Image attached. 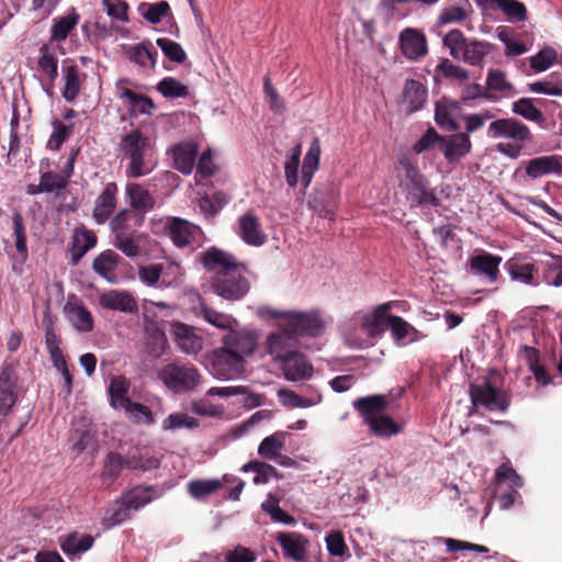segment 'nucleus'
Masks as SVG:
<instances>
[{"mask_svg": "<svg viewBox=\"0 0 562 562\" xmlns=\"http://www.w3.org/2000/svg\"><path fill=\"white\" fill-rule=\"evenodd\" d=\"M307 204L321 217L333 218L338 207V193L331 184H326L310 195Z\"/></svg>", "mask_w": 562, "mask_h": 562, "instance_id": "16", "label": "nucleus"}, {"mask_svg": "<svg viewBox=\"0 0 562 562\" xmlns=\"http://www.w3.org/2000/svg\"><path fill=\"white\" fill-rule=\"evenodd\" d=\"M117 151L122 160H127L125 169L127 178H140L154 170V149L150 139L139 130L134 128L122 135Z\"/></svg>", "mask_w": 562, "mask_h": 562, "instance_id": "3", "label": "nucleus"}, {"mask_svg": "<svg viewBox=\"0 0 562 562\" xmlns=\"http://www.w3.org/2000/svg\"><path fill=\"white\" fill-rule=\"evenodd\" d=\"M235 232L249 246L260 247L267 240L258 216L251 211L239 216Z\"/></svg>", "mask_w": 562, "mask_h": 562, "instance_id": "15", "label": "nucleus"}, {"mask_svg": "<svg viewBox=\"0 0 562 562\" xmlns=\"http://www.w3.org/2000/svg\"><path fill=\"white\" fill-rule=\"evenodd\" d=\"M128 510H137L153 501V491L147 487H135L122 497Z\"/></svg>", "mask_w": 562, "mask_h": 562, "instance_id": "58", "label": "nucleus"}, {"mask_svg": "<svg viewBox=\"0 0 562 562\" xmlns=\"http://www.w3.org/2000/svg\"><path fill=\"white\" fill-rule=\"evenodd\" d=\"M487 136L503 139L496 144V151L510 159L521 156L524 147L532 142L530 128L515 117L497 119L490 123Z\"/></svg>", "mask_w": 562, "mask_h": 562, "instance_id": "4", "label": "nucleus"}, {"mask_svg": "<svg viewBox=\"0 0 562 562\" xmlns=\"http://www.w3.org/2000/svg\"><path fill=\"white\" fill-rule=\"evenodd\" d=\"M321 157V145L319 140L315 138L304 157L302 166L301 182L303 188L306 189L313 179L314 172L317 170Z\"/></svg>", "mask_w": 562, "mask_h": 562, "instance_id": "44", "label": "nucleus"}, {"mask_svg": "<svg viewBox=\"0 0 562 562\" xmlns=\"http://www.w3.org/2000/svg\"><path fill=\"white\" fill-rule=\"evenodd\" d=\"M126 194L134 211H148L155 206L154 196L139 183H128Z\"/></svg>", "mask_w": 562, "mask_h": 562, "instance_id": "39", "label": "nucleus"}, {"mask_svg": "<svg viewBox=\"0 0 562 562\" xmlns=\"http://www.w3.org/2000/svg\"><path fill=\"white\" fill-rule=\"evenodd\" d=\"M558 53L552 47H544L530 57V67L535 72H543L557 63Z\"/></svg>", "mask_w": 562, "mask_h": 562, "instance_id": "64", "label": "nucleus"}, {"mask_svg": "<svg viewBox=\"0 0 562 562\" xmlns=\"http://www.w3.org/2000/svg\"><path fill=\"white\" fill-rule=\"evenodd\" d=\"M145 350L154 357H161L168 346L167 336L159 324L150 318L144 319Z\"/></svg>", "mask_w": 562, "mask_h": 562, "instance_id": "22", "label": "nucleus"}, {"mask_svg": "<svg viewBox=\"0 0 562 562\" xmlns=\"http://www.w3.org/2000/svg\"><path fill=\"white\" fill-rule=\"evenodd\" d=\"M198 315L218 329L229 330L232 327H238V322L235 317L229 314L215 311L203 302H201L199 306Z\"/></svg>", "mask_w": 562, "mask_h": 562, "instance_id": "41", "label": "nucleus"}, {"mask_svg": "<svg viewBox=\"0 0 562 562\" xmlns=\"http://www.w3.org/2000/svg\"><path fill=\"white\" fill-rule=\"evenodd\" d=\"M402 53L409 59H418L427 54L426 37L414 29H405L400 34Z\"/></svg>", "mask_w": 562, "mask_h": 562, "instance_id": "28", "label": "nucleus"}, {"mask_svg": "<svg viewBox=\"0 0 562 562\" xmlns=\"http://www.w3.org/2000/svg\"><path fill=\"white\" fill-rule=\"evenodd\" d=\"M100 304L102 307L120 311L123 313H134L137 311V303L134 296L121 290H110L101 294Z\"/></svg>", "mask_w": 562, "mask_h": 562, "instance_id": "30", "label": "nucleus"}, {"mask_svg": "<svg viewBox=\"0 0 562 562\" xmlns=\"http://www.w3.org/2000/svg\"><path fill=\"white\" fill-rule=\"evenodd\" d=\"M157 375L165 387L176 394L192 391L202 380L200 372L194 366L177 362L162 366L158 370Z\"/></svg>", "mask_w": 562, "mask_h": 562, "instance_id": "6", "label": "nucleus"}, {"mask_svg": "<svg viewBox=\"0 0 562 562\" xmlns=\"http://www.w3.org/2000/svg\"><path fill=\"white\" fill-rule=\"evenodd\" d=\"M172 151L176 169L183 175L191 173L195 166L198 146L194 143H182L176 145Z\"/></svg>", "mask_w": 562, "mask_h": 562, "instance_id": "34", "label": "nucleus"}, {"mask_svg": "<svg viewBox=\"0 0 562 562\" xmlns=\"http://www.w3.org/2000/svg\"><path fill=\"white\" fill-rule=\"evenodd\" d=\"M127 58L143 69H153L156 66L157 52L150 49L145 43L136 44L126 52Z\"/></svg>", "mask_w": 562, "mask_h": 562, "instance_id": "46", "label": "nucleus"}, {"mask_svg": "<svg viewBox=\"0 0 562 562\" xmlns=\"http://www.w3.org/2000/svg\"><path fill=\"white\" fill-rule=\"evenodd\" d=\"M407 305L404 301H391L378 305L372 312L366 314H355L344 324V331L348 334L353 326H360L361 330L369 337L382 334L389 324V312L394 307L405 310Z\"/></svg>", "mask_w": 562, "mask_h": 562, "instance_id": "7", "label": "nucleus"}, {"mask_svg": "<svg viewBox=\"0 0 562 562\" xmlns=\"http://www.w3.org/2000/svg\"><path fill=\"white\" fill-rule=\"evenodd\" d=\"M472 12V9L468 7H461V5H449L443 8L440 11V14L437 20L438 25H447L452 23H460L465 21L470 13Z\"/></svg>", "mask_w": 562, "mask_h": 562, "instance_id": "62", "label": "nucleus"}, {"mask_svg": "<svg viewBox=\"0 0 562 562\" xmlns=\"http://www.w3.org/2000/svg\"><path fill=\"white\" fill-rule=\"evenodd\" d=\"M296 338L285 326L284 330L271 333L265 342V349L274 360L282 361L294 352Z\"/></svg>", "mask_w": 562, "mask_h": 562, "instance_id": "20", "label": "nucleus"}, {"mask_svg": "<svg viewBox=\"0 0 562 562\" xmlns=\"http://www.w3.org/2000/svg\"><path fill=\"white\" fill-rule=\"evenodd\" d=\"M210 372L220 381H231L243 376L246 371V360L226 349L215 348L209 356Z\"/></svg>", "mask_w": 562, "mask_h": 562, "instance_id": "9", "label": "nucleus"}, {"mask_svg": "<svg viewBox=\"0 0 562 562\" xmlns=\"http://www.w3.org/2000/svg\"><path fill=\"white\" fill-rule=\"evenodd\" d=\"M95 244L97 236L92 231L86 228L85 226L76 228L72 236L71 247L74 260H79L86 255V252L92 249Z\"/></svg>", "mask_w": 562, "mask_h": 562, "instance_id": "40", "label": "nucleus"}, {"mask_svg": "<svg viewBox=\"0 0 562 562\" xmlns=\"http://www.w3.org/2000/svg\"><path fill=\"white\" fill-rule=\"evenodd\" d=\"M117 191L116 183L109 182L97 198L92 216L98 224L105 223L115 210Z\"/></svg>", "mask_w": 562, "mask_h": 562, "instance_id": "27", "label": "nucleus"}, {"mask_svg": "<svg viewBox=\"0 0 562 562\" xmlns=\"http://www.w3.org/2000/svg\"><path fill=\"white\" fill-rule=\"evenodd\" d=\"M94 538L88 533L71 532L59 538L63 552L70 559H79L93 546Z\"/></svg>", "mask_w": 562, "mask_h": 562, "instance_id": "29", "label": "nucleus"}, {"mask_svg": "<svg viewBox=\"0 0 562 562\" xmlns=\"http://www.w3.org/2000/svg\"><path fill=\"white\" fill-rule=\"evenodd\" d=\"M137 12L150 24H157L164 18L171 15L170 5L164 0L154 3L142 2L137 7Z\"/></svg>", "mask_w": 562, "mask_h": 562, "instance_id": "48", "label": "nucleus"}, {"mask_svg": "<svg viewBox=\"0 0 562 562\" xmlns=\"http://www.w3.org/2000/svg\"><path fill=\"white\" fill-rule=\"evenodd\" d=\"M38 68L46 76L50 83H53L58 76V58L54 52L46 46L41 48V56L38 58Z\"/></svg>", "mask_w": 562, "mask_h": 562, "instance_id": "59", "label": "nucleus"}, {"mask_svg": "<svg viewBox=\"0 0 562 562\" xmlns=\"http://www.w3.org/2000/svg\"><path fill=\"white\" fill-rule=\"evenodd\" d=\"M389 326L393 339L398 344L414 342L424 337L419 330L400 316H389Z\"/></svg>", "mask_w": 562, "mask_h": 562, "instance_id": "35", "label": "nucleus"}, {"mask_svg": "<svg viewBox=\"0 0 562 562\" xmlns=\"http://www.w3.org/2000/svg\"><path fill=\"white\" fill-rule=\"evenodd\" d=\"M453 59L461 60L473 67H483L484 59L494 48L486 41L467 37L460 30H450L442 38Z\"/></svg>", "mask_w": 562, "mask_h": 562, "instance_id": "5", "label": "nucleus"}, {"mask_svg": "<svg viewBox=\"0 0 562 562\" xmlns=\"http://www.w3.org/2000/svg\"><path fill=\"white\" fill-rule=\"evenodd\" d=\"M283 555L294 562H305L307 559L308 539L297 532H279L276 536Z\"/></svg>", "mask_w": 562, "mask_h": 562, "instance_id": "18", "label": "nucleus"}, {"mask_svg": "<svg viewBox=\"0 0 562 562\" xmlns=\"http://www.w3.org/2000/svg\"><path fill=\"white\" fill-rule=\"evenodd\" d=\"M376 437L390 438L402 431V427L387 415H379L367 424Z\"/></svg>", "mask_w": 562, "mask_h": 562, "instance_id": "54", "label": "nucleus"}, {"mask_svg": "<svg viewBox=\"0 0 562 562\" xmlns=\"http://www.w3.org/2000/svg\"><path fill=\"white\" fill-rule=\"evenodd\" d=\"M130 387V381L123 375H116L111 379L109 394L112 407L122 408L132 402L127 396Z\"/></svg>", "mask_w": 562, "mask_h": 562, "instance_id": "47", "label": "nucleus"}, {"mask_svg": "<svg viewBox=\"0 0 562 562\" xmlns=\"http://www.w3.org/2000/svg\"><path fill=\"white\" fill-rule=\"evenodd\" d=\"M502 257L480 250L469 259V271L487 283H495L499 277Z\"/></svg>", "mask_w": 562, "mask_h": 562, "instance_id": "13", "label": "nucleus"}, {"mask_svg": "<svg viewBox=\"0 0 562 562\" xmlns=\"http://www.w3.org/2000/svg\"><path fill=\"white\" fill-rule=\"evenodd\" d=\"M120 80L115 87L116 97L122 100L124 108L133 115L150 114L155 108L153 100L144 94L137 93L128 88L121 87Z\"/></svg>", "mask_w": 562, "mask_h": 562, "instance_id": "21", "label": "nucleus"}, {"mask_svg": "<svg viewBox=\"0 0 562 562\" xmlns=\"http://www.w3.org/2000/svg\"><path fill=\"white\" fill-rule=\"evenodd\" d=\"M460 113V103L454 100L442 97L436 102L435 121L441 128L457 131L459 128L457 120Z\"/></svg>", "mask_w": 562, "mask_h": 562, "instance_id": "26", "label": "nucleus"}, {"mask_svg": "<svg viewBox=\"0 0 562 562\" xmlns=\"http://www.w3.org/2000/svg\"><path fill=\"white\" fill-rule=\"evenodd\" d=\"M486 88L501 97L515 94L514 86L507 80L506 74L499 69H491L486 76Z\"/></svg>", "mask_w": 562, "mask_h": 562, "instance_id": "53", "label": "nucleus"}, {"mask_svg": "<svg viewBox=\"0 0 562 562\" xmlns=\"http://www.w3.org/2000/svg\"><path fill=\"white\" fill-rule=\"evenodd\" d=\"M528 90L550 97H562V74L551 72L546 78L528 83Z\"/></svg>", "mask_w": 562, "mask_h": 562, "instance_id": "45", "label": "nucleus"}, {"mask_svg": "<svg viewBox=\"0 0 562 562\" xmlns=\"http://www.w3.org/2000/svg\"><path fill=\"white\" fill-rule=\"evenodd\" d=\"M222 487L218 479L194 480L188 483V492L194 499H203Z\"/></svg>", "mask_w": 562, "mask_h": 562, "instance_id": "56", "label": "nucleus"}, {"mask_svg": "<svg viewBox=\"0 0 562 562\" xmlns=\"http://www.w3.org/2000/svg\"><path fill=\"white\" fill-rule=\"evenodd\" d=\"M258 339L259 335L256 329L232 327V329L222 337V346L245 360L256 351Z\"/></svg>", "mask_w": 562, "mask_h": 562, "instance_id": "11", "label": "nucleus"}, {"mask_svg": "<svg viewBox=\"0 0 562 562\" xmlns=\"http://www.w3.org/2000/svg\"><path fill=\"white\" fill-rule=\"evenodd\" d=\"M279 402L289 408H306L317 405L322 402V395L318 392H314L312 396H301L294 391L288 389H281L278 391Z\"/></svg>", "mask_w": 562, "mask_h": 562, "instance_id": "38", "label": "nucleus"}, {"mask_svg": "<svg viewBox=\"0 0 562 562\" xmlns=\"http://www.w3.org/2000/svg\"><path fill=\"white\" fill-rule=\"evenodd\" d=\"M288 434L284 431H276L262 439L258 447V454L265 460H274L284 449Z\"/></svg>", "mask_w": 562, "mask_h": 562, "instance_id": "43", "label": "nucleus"}, {"mask_svg": "<svg viewBox=\"0 0 562 562\" xmlns=\"http://www.w3.org/2000/svg\"><path fill=\"white\" fill-rule=\"evenodd\" d=\"M472 148L470 137L463 133H456L440 138L439 150L449 164L459 162Z\"/></svg>", "mask_w": 562, "mask_h": 562, "instance_id": "19", "label": "nucleus"}, {"mask_svg": "<svg viewBox=\"0 0 562 562\" xmlns=\"http://www.w3.org/2000/svg\"><path fill=\"white\" fill-rule=\"evenodd\" d=\"M281 362L284 378L288 381H303L310 379L313 374V366L300 352H292Z\"/></svg>", "mask_w": 562, "mask_h": 562, "instance_id": "24", "label": "nucleus"}, {"mask_svg": "<svg viewBox=\"0 0 562 562\" xmlns=\"http://www.w3.org/2000/svg\"><path fill=\"white\" fill-rule=\"evenodd\" d=\"M535 270L536 269L532 263H520L515 261H508L507 263V271L510 279L526 285H537L533 277Z\"/></svg>", "mask_w": 562, "mask_h": 562, "instance_id": "55", "label": "nucleus"}, {"mask_svg": "<svg viewBox=\"0 0 562 562\" xmlns=\"http://www.w3.org/2000/svg\"><path fill=\"white\" fill-rule=\"evenodd\" d=\"M427 99V89L417 80L408 79L405 82L403 91V101L408 105L411 112L423 108Z\"/></svg>", "mask_w": 562, "mask_h": 562, "instance_id": "37", "label": "nucleus"}, {"mask_svg": "<svg viewBox=\"0 0 562 562\" xmlns=\"http://www.w3.org/2000/svg\"><path fill=\"white\" fill-rule=\"evenodd\" d=\"M395 177L400 192L411 209L430 210L440 205V199L429 187L426 177L418 170L416 161L406 155L395 165Z\"/></svg>", "mask_w": 562, "mask_h": 562, "instance_id": "2", "label": "nucleus"}, {"mask_svg": "<svg viewBox=\"0 0 562 562\" xmlns=\"http://www.w3.org/2000/svg\"><path fill=\"white\" fill-rule=\"evenodd\" d=\"M157 90L169 99L186 98L189 94V88L173 77H165L157 85Z\"/></svg>", "mask_w": 562, "mask_h": 562, "instance_id": "60", "label": "nucleus"}, {"mask_svg": "<svg viewBox=\"0 0 562 562\" xmlns=\"http://www.w3.org/2000/svg\"><path fill=\"white\" fill-rule=\"evenodd\" d=\"M19 375L13 363H3L0 369V412L8 415L19 398Z\"/></svg>", "mask_w": 562, "mask_h": 562, "instance_id": "12", "label": "nucleus"}, {"mask_svg": "<svg viewBox=\"0 0 562 562\" xmlns=\"http://www.w3.org/2000/svg\"><path fill=\"white\" fill-rule=\"evenodd\" d=\"M130 517L131 512L127 506L122 499H117L105 509L101 524L105 529H110L126 521Z\"/></svg>", "mask_w": 562, "mask_h": 562, "instance_id": "50", "label": "nucleus"}, {"mask_svg": "<svg viewBox=\"0 0 562 562\" xmlns=\"http://www.w3.org/2000/svg\"><path fill=\"white\" fill-rule=\"evenodd\" d=\"M143 223L144 215L142 213L124 209L111 220L110 227L114 236H128L136 235Z\"/></svg>", "mask_w": 562, "mask_h": 562, "instance_id": "23", "label": "nucleus"}, {"mask_svg": "<svg viewBox=\"0 0 562 562\" xmlns=\"http://www.w3.org/2000/svg\"><path fill=\"white\" fill-rule=\"evenodd\" d=\"M355 409H357L366 424L369 420L375 419L376 416L382 415L381 413L387 406L386 395L375 394L370 396L359 397L352 403Z\"/></svg>", "mask_w": 562, "mask_h": 562, "instance_id": "31", "label": "nucleus"}, {"mask_svg": "<svg viewBox=\"0 0 562 562\" xmlns=\"http://www.w3.org/2000/svg\"><path fill=\"white\" fill-rule=\"evenodd\" d=\"M65 313L70 324L80 333H89L93 329V318L89 310L82 304L68 303Z\"/></svg>", "mask_w": 562, "mask_h": 562, "instance_id": "36", "label": "nucleus"}, {"mask_svg": "<svg viewBox=\"0 0 562 562\" xmlns=\"http://www.w3.org/2000/svg\"><path fill=\"white\" fill-rule=\"evenodd\" d=\"M325 542L327 551L331 557L338 558L340 561L350 557L341 531H330L326 536Z\"/></svg>", "mask_w": 562, "mask_h": 562, "instance_id": "63", "label": "nucleus"}, {"mask_svg": "<svg viewBox=\"0 0 562 562\" xmlns=\"http://www.w3.org/2000/svg\"><path fill=\"white\" fill-rule=\"evenodd\" d=\"M540 265L543 267V282L555 288L562 286V257L548 255Z\"/></svg>", "mask_w": 562, "mask_h": 562, "instance_id": "51", "label": "nucleus"}, {"mask_svg": "<svg viewBox=\"0 0 562 562\" xmlns=\"http://www.w3.org/2000/svg\"><path fill=\"white\" fill-rule=\"evenodd\" d=\"M481 3L492 10H501L509 22L527 20L526 5L518 0H481Z\"/></svg>", "mask_w": 562, "mask_h": 562, "instance_id": "33", "label": "nucleus"}, {"mask_svg": "<svg viewBox=\"0 0 562 562\" xmlns=\"http://www.w3.org/2000/svg\"><path fill=\"white\" fill-rule=\"evenodd\" d=\"M470 398L474 408L484 407L490 412H506L509 406V397L499 387L492 384L490 379H484L480 384L470 385Z\"/></svg>", "mask_w": 562, "mask_h": 562, "instance_id": "10", "label": "nucleus"}, {"mask_svg": "<svg viewBox=\"0 0 562 562\" xmlns=\"http://www.w3.org/2000/svg\"><path fill=\"white\" fill-rule=\"evenodd\" d=\"M496 36L505 45V56L507 57L520 56L529 50V47L518 41L509 27H498Z\"/></svg>", "mask_w": 562, "mask_h": 562, "instance_id": "52", "label": "nucleus"}, {"mask_svg": "<svg viewBox=\"0 0 562 562\" xmlns=\"http://www.w3.org/2000/svg\"><path fill=\"white\" fill-rule=\"evenodd\" d=\"M166 232L177 247L183 248L193 243L199 227L186 220L173 217L168 221Z\"/></svg>", "mask_w": 562, "mask_h": 562, "instance_id": "25", "label": "nucleus"}, {"mask_svg": "<svg viewBox=\"0 0 562 562\" xmlns=\"http://www.w3.org/2000/svg\"><path fill=\"white\" fill-rule=\"evenodd\" d=\"M82 77L83 75L78 66L74 64L63 66L64 89L61 97L65 101L74 102L78 98L81 91Z\"/></svg>", "mask_w": 562, "mask_h": 562, "instance_id": "32", "label": "nucleus"}, {"mask_svg": "<svg viewBox=\"0 0 562 562\" xmlns=\"http://www.w3.org/2000/svg\"><path fill=\"white\" fill-rule=\"evenodd\" d=\"M271 316L282 318L291 334L296 336L318 337L325 331V322L316 311L296 312V311H271Z\"/></svg>", "mask_w": 562, "mask_h": 562, "instance_id": "8", "label": "nucleus"}, {"mask_svg": "<svg viewBox=\"0 0 562 562\" xmlns=\"http://www.w3.org/2000/svg\"><path fill=\"white\" fill-rule=\"evenodd\" d=\"M199 426V420L184 413H173L168 415L162 424L161 428L165 431H175L182 428L193 429Z\"/></svg>", "mask_w": 562, "mask_h": 562, "instance_id": "61", "label": "nucleus"}, {"mask_svg": "<svg viewBox=\"0 0 562 562\" xmlns=\"http://www.w3.org/2000/svg\"><path fill=\"white\" fill-rule=\"evenodd\" d=\"M202 263L213 273L211 289L216 295L238 301L249 292L250 283L241 272L244 267L233 255L213 247L203 254Z\"/></svg>", "mask_w": 562, "mask_h": 562, "instance_id": "1", "label": "nucleus"}, {"mask_svg": "<svg viewBox=\"0 0 562 562\" xmlns=\"http://www.w3.org/2000/svg\"><path fill=\"white\" fill-rule=\"evenodd\" d=\"M79 22V14L71 10L67 15L53 20L50 38L53 41H65Z\"/></svg>", "mask_w": 562, "mask_h": 562, "instance_id": "49", "label": "nucleus"}, {"mask_svg": "<svg viewBox=\"0 0 562 562\" xmlns=\"http://www.w3.org/2000/svg\"><path fill=\"white\" fill-rule=\"evenodd\" d=\"M119 255L113 250H105L101 252L93 260V270L111 283H115L117 278L114 270L117 266Z\"/></svg>", "mask_w": 562, "mask_h": 562, "instance_id": "42", "label": "nucleus"}, {"mask_svg": "<svg viewBox=\"0 0 562 562\" xmlns=\"http://www.w3.org/2000/svg\"><path fill=\"white\" fill-rule=\"evenodd\" d=\"M521 165L525 168V176L529 180H537L550 175L562 176L561 155L539 156L522 161Z\"/></svg>", "mask_w": 562, "mask_h": 562, "instance_id": "14", "label": "nucleus"}, {"mask_svg": "<svg viewBox=\"0 0 562 562\" xmlns=\"http://www.w3.org/2000/svg\"><path fill=\"white\" fill-rule=\"evenodd\" d=\"M512 111L525 120L541 123L544 120L543 113L533 104L529 98H521L512 105Z\"/></svg>", "mask_w": 562, "mask_h": 562, "instance_id": "57", "label": "nucleus"}, {"mask_svg": "<svg viewBox=\"0 0 562 562\" xmlns=\"http://www.w3.org/2000/svg\"><path fill=\"white\" fill-rule=\"evenodd\" d=\"M171 336L176 346L183 353L196 355L203 348L202 336L190 325L180 322L172 323Z\"/></svg>", "mask_w": 562, "mask_h": 562, "instance_id": "17", "label": "nucleus"}]
</instances>
